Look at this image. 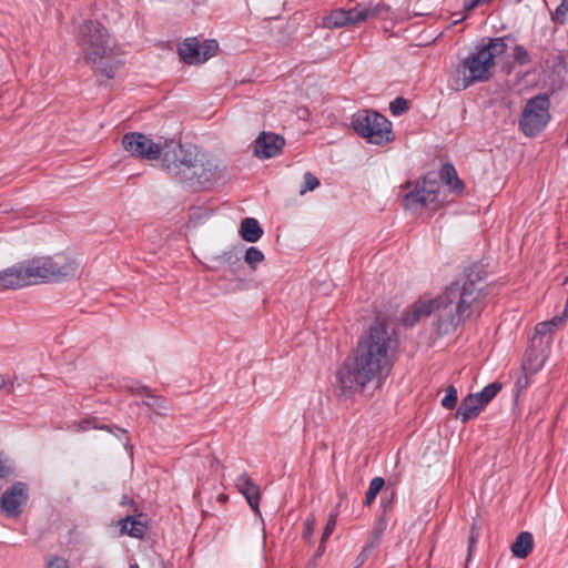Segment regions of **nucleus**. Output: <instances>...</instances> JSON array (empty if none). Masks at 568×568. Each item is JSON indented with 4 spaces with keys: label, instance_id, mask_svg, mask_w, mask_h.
<instances>
[{
    "label": "nucleus",
    "instance_id": "f03ea898",
    "mask_svg": "<svg viewBox=\"0 0 568 568\" xmlns=\"http://www.w3.org/2000/svg\"><path fill=\"white\" fill-rule=\"evenodd\" d=\"M396 348L397 341L385 323L372 325L368 334L358 342L354 357L345 361L337 371L335 395L347 398L369 382L388 374Z\"/></svg>",
    "mask_w": 568,
    "mask_h": 568
},
{
    "label": "nucleus",
    "instance_id": "bb28decb",
    "mask_svg": "<svg viewBox=\"0 0 568 568\" xmlns=\"http://www.w3.org/2000/svg\"><path fill=\"white\" fill-rule=\"evenodd\" d=\"M506 37L490 38L488 43L480 45L483 49L488 50L493 54V61L496 57L501 55L507 50Z\"/></svg>",
    "mask_w": 568,
    "mask_h": 568
},
{
    "label": "nucleus",
    "instance_id": "de8ad7c7",
    "mask_svg": "<svg viewBox=\"0 0 568 568\" xmlns=\"http://www.w3.org/2000/svg\"><path fill=\"white\" fill-rule=\"evenodd\" d=\"M128 442L129 439L126 438L124 446L126 449H130V452H132V446H130Z\"/></svg>",
    "mask_w": 568,
    "mask_h": 568
},
{
    "label": "nucleus",
    "instance_id": "f3484780",
    "mask_svg": "<svg viewBox=\"0 0 568 568\" xmlns=\"http://www.w3.org/2000/svg\"><path fill=\"white\" fill-rule=\"evenodd\" d=\"M483 406L478 402V398L474 394L467 395L459 404L455 417L466 423L477 417Z\"/></svg>",
    "mask_w": 568,
    "mask_h": 568
},
{
    "label": "nucleus",
    "instance_id": "4c0bfd02",
    "mask_svg": "<svg viewBox=\"0 0 568 568\" xmlns=\"http://www.w3.org/2000/svg\"><path fill=\"white\" fill-rule=\"evenodd\" d=\"M335 526H336V514H331V516L328 518V521L326 524V527H325V529H324V531L322 534L321 545H320V547L317 549L318 554H322L324 551L323 544L331 536V534L333 532Z\"/></svg>",
    "mask_w": 568,
    "mask_h": 568
},
{
    "label": "nucleus",
    "instance_id": "c756f323",
    "mask_svg": "<svg viewBox=\"0 0 568 568\" xmlns=\"http://www.w3.org/2000/svg\"><path fill=\"white\" fill-rule=\"evenodd\" d=\"M264 254L255 246H251L246 250L244 261L250 265L252 270L256 268V265L264 261Z\"/></svg>",
    "mask_w": 568,
    "mask_h": 568
},
{
    "label": "nucleus",
    "instance_id": "9b49d317",
    "mask_svg": "<svg viewBox=\"0 0 568 568\" xmlns=\"http://www.w3.org/2000/svg\"><path fill=\"white\" fill-rule=\"evenodd\" d=\"M439 183L436 179V174L434 172L427 173L423 178L422 185L417 184L413 191H409L404 199L405 209H413L414 206L420 204L423 206H428L430 204H438V192H439Z\"/></svg>",
    "mask_w": 568,
    "mask_h": 568
},
{
    "label": "nucleus",
    "instance_id": "a211bd4d",
    "mask_svg": "<svg viewBox=\"0 0 568 568\" xmlns=\"http://www.w3.org/2000/svg\"><path fill=\"white\" fill-rule=\"evenodd\" d=\"M534 548V537L529 531H521L513 542L510 550L514 557L525 559Z\"/></svg>",
    "mask_w": 568,
    "mask_h": 568
},
{
    "label": "nucleus",
    "instance_id": "1a4fd4ad",
    "mask_svg": "<svg viewBox=\"0 0 568 568\" xmlns=\"http://www.w3.org/2000/svg\"><path fill=\"white\" fill-rule=\"evenodd\" d=\"M175 143H165L162 146L140 132H129L122 136V146L132 156L142 160H159L164 156L165 150L172 148Z\"/></svg>",
    "mask_w": 568,
    "mask_h": 568
},
{
    "label": "nucleus",
    "instance_id": "7c9ffc66",
    "mask_svg": "<svg viewBox=\"0 0 568 568\" xmlns=\"http://www.w3.org/2000/svg\"><path fill=\"white\" fill-rule=\"evenodd\" d=\"M409 108L410 102L403 97H398L389 103V111L394 116H398L406 113L409 110Z\"/></svg>",
    "mask_w": 568,
    "mask_h": 568
},
{
    "label": "nucleus",
    "instance_id": "a18cd8bd",
    "mask_svg": "<svg viewBox=\"0 0 568 568\" xmlns=\"http://www.w3.org/2000/svg\"><path fill=\"white\" fill-rule=\"evenodd\" d=\"M134 517H135L136 521H146L148 523V517L144 514H139V515H136Z\"/></svg>",
    "mask_w": 568,
    "mask_h": 568
},
{
    "label": "nucleus",
    "instance_id": "f8f14e48",
    "mask_svg": "<svg viewBox=\"0 0 568 568\" xmlns=\"http://www.w3.org/2000/svg\"><path fill=\"white\" fill-rule=\"evenodd\" d=\"M36 285L30 260L0 271V292Z\"/></svg>",
    "mask_w": 568,
    "mask_h": 568
},
{
    "label": "nucleus",
    "instance_id": "58836bf2",
    "mask_svg": "<svg viewBox=\"0 0 568 568\" xmlns=\"http://www.w3.org/2000/svg\"><path fill=\"white\" fill-rule=\"evenodd\" d=\"M478 537H479V526L477 524V520L474 519L471 527H470V535H469V539H468V557L470 556L473 547L476 544Z\"/></svg>",
    "mask_w": 568,
    "mask_h": 568
},
{
    "label": "nucleus",
    "instance_id": "8fccbe9b",
    "mask_svg": "<svg viewBox=\"0 0 568 568\" xmlns=\"http://www.w3.org/2000/svg\"><path fill=\"white\" fill-rule=\"evenodd\" d=\"M214 464H215V466H221L222 467V464H221V462L217 458H214Z\"/></svg>",
    "mask_w": 568,
    "mask_h": 568
},
{
    "label": "nucleus",
    "instance_id": "5701e85b",
    "mask_svg": "<svg viewBox=\"0 0 568 568\" xmlns=\"http://www.w3.org/2000/svg\"><path fill=\"white\" fill-rule=\"evenodd\" d=\"M384 528H375L369 534L365 546L357 556V564L354 568H359L368 558L371 551L379 544Z\"/></svg>",
    "mask_w": 568,
    "mask_h": 568
},
{
    "label": "nucleus",
    "instance_id": "72a5a7b5",
    "mask_svg": "<svg viewBox=\"0 0 568 568\" xmlns=\"http://www.w3.org/2000/svg\"><path fill=\"white\" fill-rule=\"evenodd\" d=\"M513 58H514V61L520 65H526L531 62V58H530L528 51L521 44H516L514 47Z\"/></svg>",
    "mask_w": 568,
    "mask_h": 568
},
{
    "label": "nucleus",
    "instance_id": "09e8293b",
    "mask_svg": "<svg viewBox=\"0 0 568 568\" xmlns=\"http://www.w3.org/2000/svg\"><path fill=\"white\" fill-rule=\"evenodd\" d=\"M7 392L9 394L13 392V383H10V387L7 389Z\"/></svg>",
    "mask_w": 568,
    "mask_h": 568
},
{
    "label": "nucleus",
    "instance_id": "393cba45",
    "mask_svg": "<svg viewBox=\"0 0 568 568\" xmlns=\"http://www.w3.org/2000/svg\"><path fill=\"white\" fill-rule=\"evenodd\" d=\"M142 390L146 394V399L142 402L143 405L154 409L159 415H165L169 410L164 398L153 395L148 387H142Z\"/></svg>",
    "mask_w": 568,
    "mask_h": 568
},
{
    "label": "nucleus",
    "instance_id": "2f4dec72",
    "mask_svg": "<svg viewBox=\"0 0 568 568\" xmlns=\"http://www.w3.org/2000/svg\"><path fill=\"white\" fill-rule=\"evenodd\" d=\"M222 258L223 262L230 267V271L234 274H236L239 270L243 267L241 257L232 251L225 252Z\"/></svg>",
    "mask_w": 568,
    "mask_h": 568
},
{
    "label": "nucleus",
    "instance_id": "79ce46f5",
    "mask_svg": "<svg viewBox=\"0 0 568 568\" xmlns=\"http://www.w3.org/2000/svg\"><path fill=\"white\" fill-rule=\"evenodd\" d=\"M493 0H465L464 1V9L467 11L474 10L475 8L479 7L484 3H489Z\"/></svg>",
    "mask_w": 568,
    "mask_h": 568
},
{
    "label": "nucleus",
    "instance_id": "c85d7f7f",
    "mask_svg": "<svg viewBox=\"0 0 568 568\" xmlns=\"http://www.w3.org/2000/svg\"><path fill=\"white\" fill-rule=\"evenodd\" d=\"M200 49H201L200 59H201V63H202L216 54V52L219 50V43L214 39H209L203 42V44L200 47Z\"/></svg>",
    "mask_w": 568,
    "mask_h": 568
},
{
    "label": "nucleus",
    "instance_id": "473e14b6",
    "mask_svg": "<svg viewBox=\"0 0 568 568\" xmlns=\"http://www.w3.org/2000/svg\"><path fill=\"white\" fill-rule=\"evenodd\" d=\"M551 20L559 24H565L568 21V0H562L551 14Z\"/></svg>",
    "mask_w": 568,
    "mask_h": 568
},
{
    "label": "nucleus",
    "instance_id": "49530a36",
    "mask_svg": "<svg viewBox=\"0 0 568 568\" xmlns=\"http://www.w3.org/2000/svg\"><path fill=\"white\" fill-rule=\"evenodd\" d=\"M6 387V379L3 376L0 375V389Z\"/></svg>",
    "mask_w": 568,
    "mask_h": 568
},
{
    "label": "nucleus",
    "instance_id": "c9c22d12",
    "mask_svg": "<svg viewBox=\"0 0 568 568\" xmlns=\"http://www.w3.org/2000/svg\"><path fill=\"white\" fill-rule=\"evenodd\" d=\"M89 425H92V427H93V428H97V429L108 430V432H110V433H112V434H114V429H116V430L121 432L122 434H126V430H125V429L120 428V427H118V426H111V425H104V424L99 425V424H97V419H95V418H93L92 420H89V419H88V420H84V422L81 424V426H80V427H81L83 430H87V429L89 428V427H88Z\"/></svg>",
    "mask_w": 568,
    "mask_h": 568
},
{
    "label": "nucleus",
    "instance_id": "7ed1b4c3",
    "mask_svg": "<svg viewBox=\"0 0 568 568\" xmlns=\"http://www.w3.org/2000/svg\"><path fill=\"white\" fill-rule=\"evenodd\" d=\"M162 169L189 186H204L213 182L219 173V165L212 158L196 149H185L180 143L165 150Z\"/></svg>",
    "mask_w": 568,
    "mask_h": 568
},
{
    "label": "nucleus",
    "instance_id": "9d476101",
    "mask_svg": "<svg viewBox=\"0 0 568 568\" xmlns=\"http://www.w3.org/2000/svg\"><path fill=\"white\" fill-rule=\"evenodd\" d=\"M30 498V487L24 481H14L0 497V511L8 518H19Z\"/></svg>",
    "mask_w": 568,
    "mask_h": 568
},
{
    "label": "nucleus",
    "instance_id": "412c9836",
    "mask_svg": "<svg viewBox=\"0 0 568 568\" xmlns=\"http://www.w3.org/2000/svg\"><path fill=\"white\" fill-rule=\"evenodd\" d=\"M121 534L142 539L148 530L146 521H136L135 517L128 515L119 521Z\"/></svg>",
    "mask_w": 568,
    "mask_h": 568
},
{
    "label": "nucleus",
    "instance_id": "4be33fe9",
    "mask_svg": "<svg viewBox=\"0 0 568 568\" xmlns=\"http://www.w3.org/2000/svg\"><path fill=\"white\" fill-rule=\"evenodd\" d=\"M439 178L446 184L452 186L453 191L460 194L464 190V183L458 178L456 169L450 163H445L439 170Z\"/></svg>",
    "mask_w": 568,
    "mask_h": 568
},
{
    "label": "nucleus",
    "instance_id": "6ab92c4d",
    "mask_svg": "<svg viewBox=\"0 0 568 568\" xmlns=\"http://www.w3.org/2000/svg\"><path fill=\"white\" fill-rule=\"evenodd\" d=\"M179 54L181 59L187 63H201V49L196 38H187L184 42L179 47Z\"/></svg>",
    "mask_w": 568,
    "mask_h": 568
},
{
    "label": "nucleus",
    "instance_id": "ea45409f",
    "mask_svg": "<svg viewBox=\"0 0 568 568\" xmlns=\"http://www.w3.org/2000/svg\"><path fill=\"white\" fill-rule=\"evenodd\" d=\"M45 568H70L68 560L63 557L54 556L52 557Z\"/></svg>",
    "mask_w": 568,
    "mask_h": 568
},
{
    "label": "nucleus",
    "instance_id": "e433bc0d",
    "mask_svg": "<svg viewBox=\"0 0 568 568\" xmlns=\"http://www.w3.org/2000/svg\"><path fill=\"white\" fill-rule=\"evenodd\" d=\"M457 404V389L450 385L446 389V395L442 400V405L447 409L455 408Z\"/></svg>",
    "mask_w": 568,
    "mask_h": 568
},
{
    "label": "nucleus",
    "instance_id": "423d86ee",
    "mask_svg": "<svg viewBox=\"0 0 568 568\" xmlns=\"http://www.w3.org/2000/svg\"><path fill=\"white\" fill-rule=\"evenodd\" d=\"M354 131L369 143L382 145L394 139L392 123L376 111H359L352 118Z\"/></svg>",
    "mask_w": 568,
    "mask_h": 568
},
{
    "label": "nucleus",
    "instance_id": "6e6552de",
    "mask_svg": "<svg viewBox=\"0 0 568 568\" xmlns=\"http://www.w3.org/2000/svg\"><path fill=\"white\" fill-rule=\"evenodd\" d=\"M550 100L546 93L529 99L519 118V125L526 136H536L550 120Z\"/></svg>",
    "mask_w": 568,
    "mask_h": 568
},
{
    "label": "nucleus",
    "instance_id": "ddd939ff",
    "mask_svg": "<svg viewBox=\"0 0 568 568\" xmlns=\"http://www.w3.org/2000/svg\"><path fill=\"white\" fill-rule=\"evenodd\" d=\"M373 14H375V11H372L368 8H354L349 10L336 9L324 19V24L327 28H341L347 24H355L365 21Z\"/></svg>",
    "mask_w": 568,
    "mask_h": 568
},
{
    "label": "nucleus",
    "instance_id": "603ef678",
    "mask_svg": "<svg viewBox=\"0 0 568 568\" xmlns=\"http://www.w3.org/2000/svg\"><path fill=\"white\" fill-rule=\"evenodd\" d=\"M163 568H171V567H169V566H164Z\"/></svg>",
    "mask_w": 568,
    "mask_h": 568
},
{
    "label": "nucleus",
    "instance_id": "20e7f679",
    "mask_svg": "<svg viewBox=\"0 0 568 568\" xmlns=\"http://www.w3.org/2000/svg\"><path fill=\"white\" fill-rule=\"evenodd\" d=\"M79 43L85 61L91 64L94 73L98 77L113 79L123 62L111 42L108 30L99 21H84L80 28Z\"/></svg>",
    "mask_w": 568,
    "mask_h": 568
},
{
    "label": "nucleus",
    "instance_id": "aec40b11",
    "mask_svg": "<svg viewBox=\"0 0 568 568\" xmlns=\"http://www.w3.org/2000/svg\"><path fill=\"white\" fill-rule=\"evenodd\" d=\"M263 233L264 231L256 219L245 217L241 222L240 235L244 241L255 243L262 237Z\"/></svg>",
    "mask_w": 568,
    "mask_h": 568
},
{
    "label": "nucleus",
    "instance_id": "37998d69",
    "mask_svg": "<svg viewBox=\"0 0 568 568\" xmlns=\"http://www.w3.org/2000/svg\"><path fill=\"white\" fill-rule=\"evenodd\" d=\"M566 316H567V311H565L561 316H555L550 321H546V322L555 329L558 326L562 325Z\"/></svg>",
    "mask_w": 568,
    "mask_h": 568
},
{
    "label": "nucleus",
    "instance_id": "c03bdc74",
    "mask_svg": "<svg viewBox=\"0 0 568 568\" xmlns=\"http://www.w3.org/2000/svg\"><path fill=\"white\" fill-rule=\"evenodd\" d=\"M531 375H532V374H526V373H524V377H519V378L517 379L516 385H517L520 389H523V388L527 387V386H528V384H529V376H531Z\"/></svg>",
    "mask_w": 568,
    "mask_h": 568
},
{
    "label": "nucleus",
    "instance_id": "f704fd0d",
    "mask_svg": "<svg viewBox=\"0 0 568 568\" xmlns=\"http://www.w3.org/2000/svg\"><path fill=\"white\" fill-rule=\"evenodd\" d=\"M318 185L320 180L311 172H306L304 174V183L300 190V194L304 195L306 192L314 191Z\"/></svg>",
    "mask_w": 568,
    "mask_h": 568
},
{
    "label": "nucleus",
    "instance_id": "3c124183",
    "mask_svg": "<svg viewBox=\"0 0 568 568\" xmlns=\"http://www.w3.org/2000/svg\"><path fill=\"white\" fill-rule=\"evenodd\" d=\"M129 568H140L138 564H131Z\"/></svg>",
    "mask_w": 568,
    "mask_h": 568
},
{
    "label": "nucleus",
    "instance_id": "39448f33",
    "mask_svg": "<svg viewBox=\"0 0 568 568\" xmlns=\"http://www.w3.org/2000/svg\"><path fill=\"white\" fill-rule=\"evenodd\" d=\"M30 263L36 284L67 281L74 277L79 270V262L65 253L34 257Z\"/></svg>",
    "mask_w": 568,
    "mask_h": 568
},
{
    "label": "nucleus",
    "instance_id": "a878e982",
    "mask_svg": "<svg viewBox=\"0 0 568 568\" xmlns=\"http://www.w3.org/2000/svg\"><path fill=\"white\" fill-rule=\"evenodd\" d=\"M503 385L499 382H494L484 387L479 393L474 394L478 402L484 407L488 404L501 389Z\"/></svg>",
    "mask_w": 568,
    "mask_h": 568
},
{
    "label": "nucleus",
    "instance_id": "dca6fc26",
    "mask_svg": "<svg viewBox=\"0 0 568 568\" xmlns=\"http://www.w3.org/2000/svg\"><path fill=\"white\" fill-rule=\"evenodd\" d=\"M235 486L239 491L245 497L250 507L254 513H258L261 491L260 487L252 481L250 476L244 473L235 480Z\"/></svg>",
    "mask_w": 568,
    "mask_h": 568
},
{
    "label": "nucleus",
    "instance_id": "cd10ccee",
    "mask_svg": "<svg viewBox=\"0 0 568 568\" xmlns=\"http://www.w3.org/2000/svg\"><path fill=\"white\" fill-rule=\"evenodd\" d=\"M384 485H385V480L382 477H375V478L372 479V481L369 484V487H368V490H367L366 496H365L364 504L366 506H369L375 500L376 496L382 490Z\"/></svg>",
    "mask_w": 568,
    "mask_h": 568
},
{
    "label": "nucleus",
    "instance_id": "0eeeda50",
    "mask_svg": "<svg viewBox=\"0 0 568 568\" xmlns=\"http://www.w3.org/2000/svg\"><path fill=\"white\" fill-rule=\"evenodd\" d=\"M496 61L488 50L477 45L474 51L465 57L457 71L463 74L464 89L478 82H487L494 77Z\"/></svg>",
    "mask_w": 568,
    "mask_h": 568
},
{
    "label": "nucleus",
    "instance_id": "a19ab883",
    "mask_svg": "<svg viewBox=\"0 0 568 568\" xmlns=\"http://www.w3.org/2000/svg\"><path fill=\"white\" fill-rule=\"evenodd\" d=\"M314 530H315V519L307 518L304 523V531H303L304 539L308 540L312 537Z\"/></svg>",
    "mask_w": 568,
    "mask_h": 568
},
{
    "label": "nucleus",
    "instance_id": "f257e3e1",
    "mask_svg": "<svg viewBox=\"0 0 568 568\" xmlns=\"http://www.w3.org/2000/svg\"><path fill=\"white\" fill-rule=\"evenodd\" d=\"M488 272L484 264L473 263L447 286L444 294L427 302H416L403 315L405 326H414L423 316L435 314L440 335L453 333L462 323L486 306Z\"/></svg>",
    "mask_w": 568,
    "mask_h": 568
},
{
    "label": "nucleus",
    "instance_id": "4468645a",
    "mask_svg": "<svg viewBox=\"0 0 568 568\" xmlns=\"http://www.w3.org/2000/svg\"><path fill=\"white\" fill-rule=\"evenodd\" d=\"M284 145L285 140L283 136L275 133L262 132L255 140L254 153L258 158L270 159L278 154Z\"/></svg>",
    "mask_w": 568,
    "mask_h": 568
},
{
    "label": "nucleus",
    "instance_id": "2eb2a0df",
    "mask_svg": "<svg viewBox=\"0 0 568 568\" xmlns=\"http://www.w3.org/2000/svg\"><path fill=\"white\" fill-rule=\"evenodd\" d=\"M548 349L547 347L536 346V343L531 342L521 363L523 373L536 374L542 367Z\"/></svg>",
    "mask_w": 568,
    "mask_h": 568
},
{
    "label": "nucleus",
    "instance_id": "b1692460",
    "mask_svg": "<svg viewBox=\"0 0 568 568\" xmlns=\"http://www.w3.org/2000/svg\"><path fill=\"white\" fill-rule=\"evenodd\" d=\"M552 332L554 328L547 322L538 323L531 342L536 343V346L549 348L552 343Z\"/></svg>",
    "mask_w": 568,
    "mask_h": 568
}]
</instances>
